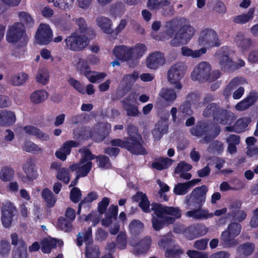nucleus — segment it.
I'll list each match as a JSON object with an SVG mask.
<instances>
[{"instance_id": "1", "label": "nucleus", "mask_w": 258, "mask_h": 258, "mask_svg": "<svg viewBox=\"0 0 258 258\" xmlns=\"http://www.w3.org/2000/svg\"><path fill=\"white\" fill-rule=\"evenodd\" d=\"M196 33L195 29L184 18L173 19L166 24V30L161 33L159 39L165 40L174 37L170 41V45L178 46L187 44Z\"/></svg>"}, {"instance_id": "2", "label": "nucleus", "mask_w": 258, "mask_h": 258, "mask_svg": "<svg viewBox=\"0 0 258 258\" xmlns=\"http://www.w3.org/2000/svg\"><path fill=\"white\" fill-rule=\"evenodd\" d=\"M151 206L157 216L152 219L153 227L156 230L161 229L164 224L171 223L175 219L181 217V212L178 208L165 207L156 203Z\"/></svg>"}, {"instance_id": "3", "label": "nucleus", "mask_w": 258, "mask_h": 258, "mask_svg": "<svg viewBox=\"0 0 258 258\" xmlns=\"http://www.w3.org/2000/svg\"><path fill=\"white\" fill-rule=\"evenodd\" d=\"M100 62L99 57L95 55H89L86 58H79L76 67L80 74L83 75L92 83H98L102 81L106 77V74L91 71L90 66H95Z\"/></svg>"}, {"instance_id": "4", "label": "nucleus", "mask_w": 258, "mask_h": 258, "mask_svg": "<svg viewBox=\"0 0 258 258\" xmlns=\"http://www.w3.org/2000/svg\"><path fill=\"white\" fill-rule=\"evenodd\" d=\"M146 51V45L139 43L133 47L124 45L115 46L113 53L116 57L126 61L132 67L137 64V60L142 57Z\"/></svg>"}, {"instance_id": "5", "label": "nucleus", "mask_w": 258, "mask_h": 258, "mask_svg": "<svg viewBox=\"0 0 258 258\" xmlns=\"http://www.w3.org/2000/svg\"><path fill=\"white\" fill-rule=\"evenodd\" d=\"M127 133L129 139L123 141L119 139L112 140L111 144L113 146H119L126 149L131 152L136 154H144L145 149L142 146L141 136L138 134L137 128L134 125H128Z\"/></svg>"}, {"instance_id": "6", "label": "nucleus", "mask_w": 258, "mask_h": 258, "mask_svg": "<svg viewBox=\"0 0 258 258\" xmlns=\"http://www.w3.org/2000/svg\"><path fill=\"white\" fill-rule=\"evenodd\" d=\"M80 152L82 154V159L78 164H74L70 166V169L72 171L77 170L79 176H86L90 171L92 163L91 160L94 158V156L90 151L86 148H83L80 150Z\"/></svg>"}, {"instance_id": "7", "label": "nucleus", "mask_w": 258, "mask_h": 258, "mask_svg": "<svg viewBox=\"0 0 258 258\" xmlns=\"http://www.w3.org/2000/svg\"><path fill=\"white\" fill-rule=\"evenodd\" d=\"M220 132V128L219 126L204 122L190 129L191 134L194 136L198 137L205 136L204 140L206 143L209 142L216 138Z\"/></svg>"}, {"instance_id": "8", "label": "nucleus", "mask_w": 258, "mask_h": 258, "mask_svg": "<svg viewBox=\"0 0 258 258\" xmlns=\"http://www.w3.org/2000/svg\"><path fill=\"white\" fill-rule=\"evenodd\" d=\"M6 37L7 41L12 43L21 42L26 44L28 40L24 26L21 22H16L9 26Z\"/></svg>"}, {"instance_id": "9", "label": "nucleus", "mask_w": 258, "mask_h": 258, "mask_svg": "<svg viewBox=\"0 0 258 258\" xmlns=\"http://www.w3.org/2000/svg\"><path fill=\"white\" fill-rule=\"evenodd\" d=\"M197 43L202 48H208L212 47H217L221 44L217 33L211 29L205 28L199 33Z\"/></svg>"}, {"instance_id": "10", "label": "nucleus", "mask_w": 258, "mask_h": 258, "mask_svg": "<svg viewBox=\"0 0 258 258\" xmlns=\"http://www.w3.org/2000/svg\"><path fill=\"white\" fill-rule=\"evenodd\" d=\"M186 69L185 64L181 61L174 63L170 67L167 74L168 80L176 89H181L180 80L183 78Z\"/></svg>"}, {"instance_id": "11", "label": "nucleus", "mask_w": 258, "mask_h": 258, "mask_svg": "<svg viewBox=\"0 0 258 258\" xmlns=\"http://www.w3.org/2000/svg\"><path fill=\"white\" fill-rule=\"evenodd\" d=\"M84 241L86 244V256L87 258H99L100 251L98 246L91 245L92 242V229L88 228L85 233H79L77 239V245L81 246Z\"/></svg>"}, {"instance_id": "12", "label": "nucleus", "mask_w": 258, "mask_h": 258, "mask_svg": "<svg viewBox=\"0 0 258 258\" xmlns=\"http://www.w3.org/2000/svg\"><path fill=\"white\" fill-rule=\"evenodd\" d=\"M208 187L202 185L194 188L191 192L185 197V203L188 208L192 207H202L206 199Z\"/></svg>"}, {"instance_id": "13", "label": "nucleus", "mask_w": 258, "mask_h": 258, "mask_svg": "<svg viewBox=\"0 0 258 258\" xmlns=\"http://www.w3.org/2000/svg\"><path fill=\"white\" fill-rule=\"evenodd\" d=\"M241 225L237 223L230 224L227 229L222 232L221 239L228 247L234 246L238 242L234 238L238 236L241 232Z\"/></svg>"}, {"instance_id": "14", "label": "nucleus", "mask_w": 258, "mask_h": 258, "mask_svg": "<svg viewBox=\"0 0 258 258\" xmlns=\"http://www.w3.org/2000/svg\"><path fill=\"white\" fill-rule=\"evenodd\" d=\"M67 48L72 50H81L84 48L89 43V39L84 34L76 32L66 39Z\"/></svg>"}, {"instance_id": "15", "label": "nucleus", "mask_w": 258, "mask_h": 258, "mask_svg": "<svg viewBox=\"0 0 258 258\" xmlns=\"http://www.w3.org/2000/svg\"><path fill=\"white\" fill-rule=\"evenodd\" d=\"M53 32L48 24H41L36 32V43L41 45H47L52 40Z\"/></svg>"}, {"instance_id": "16", "label": "nucleus", "mask_w": 258, "mask_h": 258, "mask_svg": "<svg viewBox=\"0 0 258 258\" xmlns=\"http://www.w3.org/2000/svg\"><path fill=\"white\" fill-rule=\"evenodd\" d=\"M227 48H222L218 51L216 55L220 59V64L225 69H236L242 67L245 65V62L242 59H239L237 63H235L229 58L227 54H224L226 52Z\"/></svg>"}, {"instance_id": "17", "label": "nucleus", "mask_w": 258, "mask_h": 258, "mask_svg": "<svg viewBox=\"0 0 258 258\" xmlns=\"http://www.w3.org/2000/svg\"><path fill=\"white\" fill-rule=\"evenodd\" d=\"M211 70L210 64L206 61H202L195 66L191 74L192 80H205Z\"/></svg>"}, {"instance_id": "18", "label": "nucleus", "mask_w": 258, "mask_h": 258, "mask_svg": "<svg viewBox=\"0 0 258 258\" xmlns=\"http://www.w3.org/2000/svg\"><path fill=\"white\" fill-rule=\"evenodd\" d=\"M16 209L11 203H6L2 209V223L4 227L9 228L11 226L13 217L15 214Z\"/></svg>"}, {"instance_id": "19", "label": "nucleus", "mask_w": 258, "mask_h": 258, "mask_svg": "<svg viewBox=\"0 0 258 258\" xmlns=\"http://www.w3.org/2000/svg\"><path fill=\"white\" fill-rule=\"evenodd\" d=\"M130 244L133 247V253L139 255L144 254L148 251L151 244V239L149 237H146L137 243L132 240Z\"/></svg>"}, {"instance_id": "20", "label": "nucleus", "mask_w": 258, "mask_h": 258, "mask_svg": "<svg viewBox=\"0 0 258 258\" xmlns=\"http://www.w3.org/2000/svg\"><path fill=\"white\" fill-rule=\"evenodd\" d=\"M165 62L164 55L159 52L150 54L146 59L147 67L151 69H156Z\"/></svg>"}, {"instance_id": "21", "label": "nucleus", "mask_w": 258, "mask_h": 258, "mask_svg": "<svg viewBox=\"0 0 258 258\" xmlns=\"http://www.w3.org/2000/svg\"><path fill=\"white\" fill-rule=\"evenodd\" d=\"M202 207H194V208H196L187 211L185 213V216L188 218L195 219H206L213 216L212 213H209L208 210L203 209ZM192 208H194V207H192ZM189 208H191V207Z\"/></svg>"}, {"instance_id": "22", "label": "nucleus", "mask_w": 258, "mask_h": 258, "mask_svg": "<svg viewBox=\"0 0 258 258\" xmlns=\"http://www.w3.org/2000/svg\"><path fill=\"white\" fill-rule=\"evenodd\" d=\"M96 23L104 33L111 34L113 33V23L109 18L99 16L96 18Z\"/></svg>"}, {"instance_id": "23", "label": "nucleus", "mask_w": 258, "mask_h": 258, "mask_svg": "<svg viewBox=\"0 0 258 258\" xmlns=\"http://www.w3.org/2000/svg\"><path fill=\"white\" fill-rule=\"evenodd\" d=\"M79 146V143L74 141H69L63 143L62 146L57 151H56L55 156L61 160L64 161L67 159V157L71 152V149L72 147H76Z\"/></svg>"}, {"instance_id": "24", "label": "nucleus", "mask_w": 258, "mask_h": 258, "mask_svg": "<svg viewBox=\"0 0 258 258\" xmlns=\"http://www.w3.org/2000/svg\"><path fill=\"white\" fill-rule=\"evenodd\" d=\"M24 133L31 136H33L42 141H47L49 140L48 134L43 133L40 129L33 125H27L23 128Z\"/></svg>"}, {"instance_id": "25", "label": "nucleus", "mask_w": 258, "mask_h": 258, "mask_svg": "<svg viewBox=\"0 0 258 258\" xmlns=\"http://www.w3.org/2000/svg\"><path fill=\"white\" fill-rule=\"evenodd\" d=\"M192 168V166L184 161L179 163L175 168L174 173L178 175L179 177L185 180L191 178V175L187 172L189 171Z\"/></svg>"}, {"instance_id": "26", "label": "nucleus", "mask_w": 258, "mask_h": 258, "mask_svg": "<svg viewBox=\"0 0 258 258\" xmlns=\"http://www.w3.org/2000/svg\"><path fill=\"white\" fill-rule=\"evenodd\" d=\"M251 121V118L249 116L242 117L236 120L233 127L227 126L225 129L227 131H234L236 133H241L246 130Z\"/></svg>"}, {"instance_id": "27", "label": "nucleus", "mask_w": 258, "mask_h": 258, "mask_svg": "<svg viewBox=\"0 0 258 258\" xmlns=\"http://www.w3.org/2000/svg\"><path fill=\"white\" fill-rule=\"evenodd\" d=\"M57 244L59 246H62L63 241L61 240H56L51 237H47L41 241V249L43 253H48Z\"/></svg>"}, {"instance_id": "28", "label": "nucleus", "mask_w": 258, "mask_h": 258, "mask_svg": "<svg viewBox=\"0 0 258 258\" xmlns=\"http://www.w3.org/2000/svg\"><path fill=\"white\" fill-rule=\"evenodd\" d=\"M16 117L15 113L11 110L0 111V126H10L15 123Z\"/></svg>"}, {"instance_id": "29", "label": "nucleus", "mask_w": 258, "mask_h": 258, "mask_svg": "<svg viewBox=\"0 0 258 258\" xmlns=\"http://www.w3.org/2000/svg\"><path fill=\"white\" fill-rule=\"evenodd\" d=\"M234 41L240 50L244 53L246 51L251 45V40L246 38L242 32H238L234 37Z\"/></svg>"}, {"instance_id": "30", "label": "nucleus", "mask_w": 258, "mask_h": 258, "mask_svg": "<svg viewBox=\"0 0 258 258\" xmlns=\"http://www.w3.org/2000/svg\"><path fill=\"white\" fill-rule=\"evenodd\" d=\"M133 199L134 201L139 203V206L143 212L149 213L151 211L149 202L146 195L143 192H138L133 197Z\"/></svg>"}, {"instance_id": "31", "label": "nucleus", "mask_w": 258, "mask_h": 258, "mask_svg": "<svg viewBox=\"0 0 258 258\" xmlns=\"http://www.w3.org/2000/svg\"><path fill=\"white\" fill-rule=\"evenodd\" d=\"M48 93L44 90H38L32 92L30 96L31 102L38 104L45 101L48 98Z\"/></svg>"}, {"instance_id": "32", "label": "nucleus", "mask_w": 258, "mask_h": 258, "mask_svg": "<svg viewBox=\"0 0 258 258\" xmlns=\"http://www.w3.org/2000/svg\"><path fill=\"white\" fill-rule=\"evenodd\" d=\"M181 51L183 56L191 57L194 58L200 57L206 53V48H201L199 49L192 50L187 47L183 46L181 48Z\"/></svg>"}, {"instance_id": "33", "label": "nucleus", "mask_w": 258, "mask_h": 258, "mask_svg": "<svg viewBox=\"0 0 258 258\" xmlns=\"http://www.w3.org/2000/svg\"><path fill=\"white\" fill-rule=\"evenodd\" d=\"M23 169L29 180H32L37 177L34 164L31 161H27L23 167Z\"/></svg>"}, {"instance_id": "34", "label": "nucleus", "mask_w": 258, "mask_h": 258, "mask_svg": "<svg viewBox=\"0 0 258 258\" xmlns=\"http://www.w3.org/2000/svg\"><path fill=\"white\" fill-rule=\"evenodd\" d=\"M172 163V160L168 158H160L155 161L152 164L153 168L161 170L170 167Z\"/></svg>"}, {"instance_id": "35", "label": "nucleus", "mask_w": 258, "mask_h": 258, "mask_svg": "<svg viewBox=\"0 0 258 258\" xmlns=\"http://www.w3.org/2000/svg\"><path fill=\"white\" fill-rule=\"evenodd\" d=\"M254 12V9L250 8L246 14H243L235 17L234 21L239 24L246 23L253 19Z\"/></svg>"}, {"instance_id": "36", "label": "nucleus", "mask_w": 258, "mask_h": 258, "mask_svg": "<svg viewBox=\"0 0 258 258\" xmlns=\"http://www.w3.org/2000/svg\"><path fill=\"white\" fill-rule=\"evenodd\" d=\"M41 195L48 207H52L54 205L56 198L50 189L44 188L42 191Z\"/></svg>"}, {"instance_id": "37", "label": "nucleus", "mask_w": 258, "mask_h": 258, "mask_svg": "<svg viewBox=\"0 0 258 258\" xmlns=\"http://www.w3.org/2000/svg\"><path fill=\"white\" fill-rule=\"evenodd\" d=\"M14 175V170L9 166H4L0 171V179L3 181H11Z\"/></svg>"}, {"instance_id": "38", "label": "nucleus", "mask_w": 258, "mask_h": 258, "mask_svg": "<svg viewBox=\"0 0 258 258\" xmlns=\"http://www.w3.org/2000/svg\"><path fill=\"white\" fill-rule=\"evenodd\" d=\"M28 79V75L25 73H20L14 75L11 79V84L16 86L24 84Z\"/></svg>"}, {"instance_id": "39", "label": "nucleus", "mask_w": 258, "mask_h": 258, "mask_svg": "<svg viewBox=\"0 0 258 258\" xmlns=\"http://www.w3.org/2000/svg\"><path fill=\"white\" fill-rule=\"evenodd\" d=\"M36 80L42 85L47 84L49 80L48 71L45 68L39 70L36 76Z\"/></svg>"}, {"instance_id": "40", "label": "nucleus", "mask_w": 258, "mask_h": 258, "mask_svg": "<svg viewBox=\"0 0 258 258\" xmlns=\"http://www.w3.org/2000/svg\"><path fill=\"white\" fill-rule=\"evenodd\" d=\"M254 249V246L252 243H246L239 246L237 249V253L240 256H246L251 254Z\"/></svg>"}, {"instance_id": "41", "label": "nucleus", "mask_w": 258, "mask_h": 258, "mask_svg": "<svg viewBox=\"0 0 258 258\" xmlns=\"http://www.w3.org/2000/svg\"><path fill=\"white\" fill-rule=\"evenodd\" d=\"M215 122L222 124H226L229 123V114L228 112L224 110L219 108L217 113L214 117Z\"/></svg>"}, {"instance_id": "42", "label": "nucleus", "mask_w": 258, "mask_h": 258, "mask_svg": "<svg viewBox=\"0 0 258 258\" xmlns=\"http://www.w3.org/2000/svg\"><path fill=\"white\" fill-rule=\"evenodd\" d=\"M139 77V74L137 72L126 74L123 76L121 84L125 85H132L138 79Z\"/></svg>"}, {"instance_id": "43", "label": "nucleus", "mask_w": 258, "mask_h": 258, "mask_svg": "<svg viewBox=\"0 0 258 258\" xmlns=\"http://www.w3.org/2000/svg\"><path fill=\"white\" fill-rule=\"evenodd\" d=\"M159 95L167 101H173L176 98V94L172 89L163 88L160 92Z\"/></svg>"}, {"instance_id": "44", "label": "nucleus", "mask_w": 258, "mask_h": 258, "mask_svg": "<svg viewBox=\"0 0 258 258\" xmlns=\"http://www.w3.org/2000/svg\"><path fill=\"white\" fill-rule=\"evenodd\" d=\"M116 247L120 249H124L127 246V235L125 232H121L116 236Z\"/></svg>"}, {"instance_id": "45", "label": "nucleus", "mask_w": 258, "mask_h": 258, "mask_svg": "<svg viewBox=\"0 0 258 258\" xmlns=\"http://www.w3.org/2000/svg\"><path fill=\"white\" fill-rule=\"evenodd\" d=\"M190 232L197 236H200L205 235L208 232V228L204 225H197L191 226L189 228Z\"/></svg>"}, {"instance_id": "46", "label": "nucleus", "mask_w": 258, "mask_h": 258, "mask_svg": "<svg viewBox=\"0 0 258 258\" xmlns=\"http://www.w3.org/2000/svg\"><path fill=\"white\" fill-rule=\"evenodd\" d=\"M243 80V79L242 78H238L233 79L226 88L224 92V96L226 97H228L231 95V91L237 85L242 84L241 82Z\"/></svg>"}, {"instance_id": "47", "label": "nucleus", "mask_w": 258, "mask_h": 258, "mask_svg": "<svg viewBox=\"0 0 258 258\" xmlns=\"http://www.w3.org/2000/svg\"><path fill=\"white\" fill-rule=\"evenodd\" d=\"M72 221L63 217L59 218L57 221V227L60 229L66 232L69 231L72 229Z\"/></svg>"}, {"instance_id": "48", "label": "nucleus", "mask_w": 258, "mask_h": 258, "mask_svg": "<svg viewBox=\"0 0 258 258\" xmlns=\"http://www.w3.org/2000/svg\"><path fill=\"white\" fill-rule=\"evenodd\" d=\"M56 178L57 179L63 181L64 183L68 184L70 180L69 170L65 168H60L57 171Z\"/></svg>"}, {"instance_id": "49", "label": "nucleus", "mask_w": 258, "mask_h": 258, "mask_svg": "<svg viewBox=\"0 0 258 258\" xmlns=\"http://www.w3.org/2000/svg\"><path fill=\"white\" fill-rule=\"evenodd\" d=\"M23 149L29 152L38 153L42 151L41 148L31 141H27L25 143L23 146Z\"/></svg>"}, {"instance_id": "50", "label": "nucleus", "mask_w": 258, "mask_h": 258, "mask_svg": "<svg viewBox=\"0 0 258 258\" xmlns=\"http://www.w3.org/2000/svg\"><path fill=\"white\" fill-rule=\"evenodd\" d=\"M219 107L215 103H211L208 105L204 111L203 115L209 117L211 115L215 116L217 113Z\"/></svg>"}, {"instance_id": "51", "label": "nucleus", "mask_w": 258, "mask_h": 258, "mask_svg": "<svg viewBox=\"0 0 258 258\" xmlns=\"http://www.w3.org/2000/svg\"><path fill=\"white\" fill-rule=\"evenodd\" d=\"M143 228V223L138 220H133L129 225V230L133 234L140 232Z\"/></svg>"}, {"instance_id": "52", "label": "nucleus", "mask_w": 258, "mask_h": 258, "mask_svg": "<svg viewBox=\"0 0 258 258\" xmlns=\"http://www.w3.org/2000/svg\"><path fill=\"white\" fill-rule=\"evenodd\" d=\"M169 4L166 0H148V7L150 9H157Z\"/></svg>"}, {"instance_id": "53", "label": "nucleus", "mask_w": 258, "mask_h": 258, "mask_svg": "<svg viewBox=\"0 0 258 258\" xmlns=\"http://www.w3.org/2000/svg\"><path fill=\"white\" fill-rule=\"evenodd\" d=\"M11 243L13 245L18 246L16 248H21L27 246L25 241L21 237H19L17 234L13 233L11 235Z\"/></svg>"}, {"instance_id": "54", "label": "nucleus", "mask_w": 258, "mask_h": 258, "mask_svg": "<svg viewBox=\"0 0 258 258\" xmlns=\"http://www.w3.org/2000/svg\"><path fill=\"white\" fill-rule=\"evenodd\" d=\"M68 83L77 91L82 94H85V89L84 86L78 81L74 78H70L68 80Z\"/></svg>"}, {"instance_id": "55", "label": "nucleus", "mask_w": 258, "mask_h": 258, "mask_svg": "<svg viewBox=\"0 0 258 258\" xmlns=\"http://www.w3.org/2000/svg\"><path fill=\"white\" fill-rule=\"evenodd\" d=\"M188 187L186 182L179 183L174 188V192L178 195H183L188 192Z\"/></svg>"}, {"instance_id": "56", "label": "nucleus", "mask_w": 258, "mask_h": 258, "mask_svg": "<svg viewBox=\"0 0 258 258\" xmlns=\"http://www.w3.org/2000/svg\"><path fill=\"white\" fill-rule=\"evenodd\" d=\"M27 246L16 248L13 251V258H27Z\"/></svg>"}, {"instance_id": "57", "label": "nucleus", "mask_w": 258, "mask_h": 258, "mask_svg": "<svg viewBox=\"0 0 258 258\" xmlns=\"http://www.w3.org/2000/svg\"><path fill=\"white\" fill-rule=\"evenodd\" d=\"M19 20L27 25H31L33 23V19L28 13L26 12H20L18 13Z\"/></svg>"}, {"instance_id": "58", "label": "nucleus", "mask_w": 258, "mask_h": 258, "mask_svg": "<svg viewBox=\"0 0 258 258\" xmlns=\"http://www.w3.org/2000/svg\"><path fill=\"white\" fill-rule=\"evenodd\" d=\"M124 108L127 111L128 116H136L139 114V110L136 106H133L130 103L124 102Z\"/></svg>"}, {"instance_id": "59", "label": "nucleus", "mask_w": 258, "mask_h": 258, "mask_svg": "<svg viewBox=\"0 0 258 258\" xmlns=\"http://www.w3.org/2000/svg\"><path fill=\"white\" fill-rule=\"evenodd\" d=\"M97 162L99 167L103 168H109L111 166V163L108 157L105 156H99L97 157Z\"/></svg>"}, {"instance_id": "60", "label": "nucleus", "mask_w": 258, "mask_h": 258, "mask_svg": "<svg viewBox=\"0 0 258 258\" xmlns=\"http://www.w3.org/2000/svg\"><path fill=\"white\" fill-rule=\"evenodd\" d=\"M74 0H56L54 7L60 9H66L70 8L73 4Z\"/></svg>"}, {"instance_id": "61", "label": "nucleus", "mask_w": 258, "mask_h": 258, "mask_svg": "<svg viewBox=\"0 0 258 258\" xmlns=\"http://www.w3.org/2000/svg\"><path fill=\"white\" fill-rule=\"evenodd\" d=\"M101 215L100 213L98 214L96 212H92L85 217V221H91L92 225L95 226L99 222L101 218Z\"/></svg>"}, {"instance_id": "62", "label": "nucleus", "mask_w": 258, "mask_h": 258, "mask_svg": "<svg viewBox=\"0 0 258 258\" xmlns=\"http://www.w3.org/2000/svg\"><path fill=\"white\" fill-rule=\"evenodd\" d=\"M186 254L189 258H209L208 253L194 250H188Z\"/></svg>"}, {"instance_id": "63", "label": "nucleus", "mask_w": 258, "mask_h": 258, "mask_svg": "<svg viewBox=\"0 0 258 258\" xmlns=\"http://www.w3.org/2000/svg\"><path fill=\"white\" fill-rule=\"evenodd\" d=\"M11 249V246L9 242L6 240L0 241V254L6 255L8 254Z\"/></svg>"}, {"instance_id": "64", "label": "nucleus", "mask_w": 258, "mask_h": 258, "mask_svg": "<svg viewBox=\"0 0 258 258\" xmlns=\"http://www.w3.org/2000/svg\"><path fill=\"white\" fill-rule=\"evenodd\" d=\"M82 196L81 191L79 188L74 187L70 192V199L74 203H78Z\"/></svg>"}]
</instances>
